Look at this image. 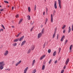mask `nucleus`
<instances>
[{
	"mask_svg": "<svg viewBox=\"0 0 73 73\" xmlns=\"http://www.w3.org/2000/svg\"><path fill=\"white\" fill-rule=\"evenodd\" d=\"M31 49L32 50H33V49H34V48H35V45H33L31 47Z\"/></svg>",
	"mask_w": 73,
	"mask_h": 73,
	"instance_id": "4468645a",
	"label": "nucleus"
},
{
	"mask_svg": "<svg viewBox=\"0 0 73 73\" xmlns=\"http://www.w3.org/2000/svg\"><path fill=\"white\" fill-rule=\"evenodd\" d=\"M28 69V67H27L24 70V73H26L27 70Z\"/></svg>",
	"mask_w": 73,
	"mask_h": 73,
	"instance_id": "1a4fd4ad",
	"label": "nucleus"
},
{
	"mask_svg": "<svg viewBox=\"0 0 73 73\" xmlns=\"http://www.w3.org/2000/svg\"><path fill=\"white\" fill-rule=\"evenodd\" d=\"M45 69V65H43L42 66V70H44Z\"/></svg>",
	"mask_w": 73,
	"mask_h": 73,
	"instance_id": "4be33fe9",
	"label": "nucleus"
},
{
	"mask_svg": "<svg viewBox=\"0 0 73 73\" xmlns=\"http://www.w3.org/2000/svg\"><path fill=\"white\" fill-rule=\"evenodd\" d=\"M1 31H3V29H0V32H1Z\"/></svg>",
	"mask_w": 73,
	"mask_h": 73,
	"instance_id": "a18cd8bd",
	"label": "nucleus"
},
{
	"mask_svg": "<svg viewBox=\"0 0 73 73\" xmlns=\"http://www.w3.org/2000/svg\"><path fill=\"white\" fill-rule=\"evenodd\" d=\"M72 47H73V46L72 45H71L70 46V52H71V50L72 49Z\"/></svg>",
	"mask_w": 73,
	"mask_h": 73,
	"instance_id": "f3484780",
	"label": "nucleus"
},
{
	"mask_svg": "<svg viewBox=\"0 0 73 73\" xmlns=\"http://www.w3.org/2000/svg\"><path fill=\"white\" fill-rule=\"evenodd\" d=\"M21 62V60H20L19 61L17 64H15V66H17L19 65V64H20V63Z\"/></svg>",
	"mask_w": 73,
	"mask_h": 73,
	"instance_id": "9d476101",
	"label": "nucleus"
},
{
	"mask_svg": "<svg viewBox=\"0 0 73 73\" xmlns=\"http://www.w3.org/2000/svg\"><path fill=\"white\" fill-rule=\"evenodd\" d=\"M51 62H52V59L50 60L49 62V64H50V63H51Z\"/></svg>",
	"mask_w": 73,
	"mask_h": 73,
	"instance_id": "79ce46f5",
	"label": "nucleus"
},
{
	"mask_svg": "<svg viewBox=\"0 0 73 73\" xmlns=\"http://www.w3.org/2000/svg\"><path fill=\"white\" fill-rule=\"evenodd\" d=\"M19 17V15H17L16 16V18H18V17Z\"/></svg>",
	"mask_w": 73,
	"mask_h": 73,
	"instance_id": "ea45409f",
	"label": "nucleus"
},
{
	"mask_svg": "<svg viewBox=\"0 0 73 73\" xmlns=\"http://www.w3.org/2000/svg\"><path fill=\"white\" fill-rule=\"evenodd\" d=\"M56 35V32H54L52 36V38H54V37H55V35Z\"/></svg>",
	"mask_w": 73,
	"mask_h": 73,
	"instance_id": "b1692460",
	"label": "nucleus"
},
{
	"mask_svg": "<svg viewBox=\"0 0 73 73\" xmlns=\"http://www.w3.org/2000/svg\"><path fill=\"white\" fill-rule=\"evenodd\" d=\"M58 3L59 4V6L60 8L61 9V8L62 6L61 4V0H58Z\"/></svg>",
	"mask_w": 73,
	"mask_h": 73,
	"instance_id": "f03ea898",
	"label": "nucleus"
},
{
	"mask_svg": "<svg viewBox=\"0 0 73 73\" xmlns=\"http://www.w3.org/2000/svg\"><path fill=\"white\" fill-rule=\"evenodd\" d=\"M65 68H66V66L64 65V66L63 68V69H65Z\"/></svg>",
	"mask_w": 73,
	"mask_h": 73,
	"instance_id": "de8ad7c7",
	"label": "nucleus"
},
{
	"mask_svg": "<svg viewBox=\"0 0 73 73\" xmlns=\"http://www.w3.org/2000/svg\"><path fill=\"white\" fill-rule=\"evenodd\" d=\"M0 11L1 12H2L3 11H4V9H0Z\"/></svg>",
	"mask_w": 73,
	"mask_h": 73,
	"instance_id": "c03bdc74",
	"label": "nucleus"
},
{
	"mask_svg": "<svg viewBox=\"0 0 73 73\" xmlns=\"http://www.w3.org/2000/svg\"><path fill=\"white\" fill-rule=\"evenodd\" d=\"M19 40V39L17 38L15 39L14 40V42H17V41H18Z\"/></svg>",
	"mask_w": 73,
	"mask_h": 73,
	"instance_id": "412c9836",
	"label": "nucleus"
},
{
	"mask_svg": "<svg viewBox=\"0 0 73 73\" xmlns=\"http://www.w3.org/2000/svg\"><path fill=\"white\" fill-rule=\"evenodd\" d=\"M31 23H32V24H33V23H34V21H33V23H32V22H31Z\"/></svg>",
	"mask_w": 73,
	"mask_h": 73,
	"instance_id": "6e6d98bb",
	"label": "nucleus"
},
{
	"mask_svg": "<svg viewBox=\"0 0 73 73\" xmlns=\"http://www.w3.org/2000/svg\"><path fill=\"white\" fill-rule=\"evenodd\" d=\"M31 48H30L28 50V52H27V54H29V53L31 52Z\"/></svg>",
	"mask_w": 73,
	"mask_h": 73,
	"instance_id": "dca6fc26",
	"label": "nucleus"
},
{
	"mask_svg": "<svg viewBox=\"0 0 73 73\" xmlns=\"http://www.w3.org/2000/svg\"><path fill=\"white\" fill-rule=\"evenodd\" d=\"M36 10V5H35V7L34 8V10L35 11Z\"/></svg>",
	"mask_w": 73,
	"mask_h": 73,
	"instance_id": "72a5a7b5",
	"label": "nucleus"
},
{
	"mask_svg": "<svg viewBox=\"0 0 73 73\" xmlns=\"http://www.w3.org/2000/svg\"><path fill=\"white\" fill-rule=\"evenodd\" d=\"M58 34L57 35V39L58 40Z\"/></svg>",
	"mask_w": 73,
	"mask_h": 73,
	"instance_id": "49530a36",
	"label": "nucleus"
},
{
	"mask_svg": "<svg viewBox=\"0 0 73 73\" xmlns=\"http://www.w3.org/2000/svg\"><path fill=\"white\" fill-rule=\"evenodd\" d=\"M46 55H44L40 57V60H42L44 58H45Z\"/></svg>",
	"mask_w": 73,
	"mask_h": 73,
	"instance_id": "9b49d317",
	"label": "nucleus"
},
{
	"mask_svg": "<svg viewBox=\"0 0 73 73\" xmlns=\"http://www.w3.org/2000/svg\"><path fill=\"white\" fill-rule=\"evenodd\" d=\"M47 21H48V19L46 18V22H47Z\"/></svg>",
	"mask_w": 73,
	"mask_h": 73,
	"instance_id": "3c124183",
	"label": "nucleus"
},
{
	"mask_svg": "<svg viewBox=\"0 0 73 73\" xmlns=\"http://www.w3.org/2000/svg\"><path fill=\"white\" fill-rule=\"evenodd\" d=\"M12 45H13V46H16L17 45V43H13L12 44Z\"/></svg>",
	"mask_w": 73,
	"mask_h": 73,
	"instance_id": "aec40b11",
	"label": "nucleus"
},
{
	"mask_svg": "<svg viewBox=\"0 0 73 73\" xmlns=\"http://www.w3.org/2000/svg\"><path fill=\"white\" fill-rule=\"evenodd\" d=\"M70 31H71V29H70V27H68V33H70Z\"/></svg>",
	"mask_w": 73,
	"mask_h": 73,
	"instance_id": "2eb2a0df",
	"label": "nucleus"
},
{
	"mask_svg": "<svg viewBox=\"0 0 73 73\" xmlns=\"http://www.w3.org/2000/svg\"><path fill=\"white\" fill-rule=\"evenodd\" d=\"M72 31H73V28H72Z\"/></svg>",
	"mask_w": 73,
	"mask_h": 73,
	"instance_id": "680f3d73",
	"label": "nucleus"
},
{
	"mask_svg": "<svg viewBox=\"0 0 73 73\" xmlns=\"http://www.w3.org/2000/svg\"><path fill=\"white\" fill-rule=\"evenodd\" d=\"M28 10L29 12H31V8L30 7H28Z\"/></svg>",
	"mask_w": 73,
	"mask_h": 73,
	"instance_id": "a878e982",
	"label": "nucleus"
},
{
	"mask_svg": "<svg viewBox=\"0 0 73 73\" xmlns=\"http://www.w3.org/2000/svg\"><path fill=\"white\" fill-rule=\"evenodd\" d=\"M27 19L28 20H31V17L29 15H28L27 17Z\"/></svg>",
	"mask_w": 73,
	"mask_h": 73,
	"instance_id": "ddd939ff",
	"label": "nucleus"
},
{
	"mask_svg": "<svg viewBox=\"0 0 73 73\" xmlns=\"http://www.w3.org/2000/svg\"><path fill=\"white\" fill-rule=\"evenodd\" d=\"M51 52V50H50V49H49L48 50V53H50Z\"/></svg>",
	"mask_w": 73,
	"mask_h": 73,
	"instance_id": "c756f323",
	"label": "nucleus"
},
{
	"mask_svg": "<svg viewBox=\"0 0 73 73\" xmlns=\"http://www.w3.org/2000/svg\"><path fill=\"white\" fill-rule=\"evenodd\" d=\"M22 21H23V19H21L20 20L19 22V24H21V22H22Z\"/></svg>",
	"mask_w": 73,
	"mask_h": 73,
	"instance_id": "6ab92c4d",
	"label": "nucleus"
},
{
	"mask_svg": "<svg viewBox=\"0 0 73 73\" xmlns=\"http://www.w3.org/2000/svg\"><path fill=\"white\" fill-rule=\"evenodd\" d=\"M0 13H1V12H0Z\"/></svg>",
	"mask_w": 73,
	"mask_h": 73,
	"instance_id": "69168bd1",
	"label": "nucleus"
},
{
	"mask_svg": "<svg viewBox=\"0 0 73 73\" xmlns=\"http://www.w3.org/2000/svg\"><path fill=\"white\" fill-rule=\"evenodd\" d=\"M35 60H33V63H32L33 66V64H35Z\"/></svg>",
	"mask_w": 73,
	"mask_h": 73,
	"instance_id": "bb28decb",
	"label": "nucleus"
},
{
	"mask_svg": "<svg viewBox=\"0 0 73 73\" xmlns=\"http://www.w3.org/2000/svg\"><path fill=\"white\" fill-rule=\"evenodd\" d=\"M19 45H20V44H19Z\"/></svg>",
	"mask_w": 73,
	"mask_h": 73,
	"instance_id": "338daca9",
	"label": "nucleus"
},
{
	"mask_svg": "<svg viewBox=\"0 0 73 73\" xmlns=\"http://www.w3.org/2000/svg\"><path fill=\"white\" fill-rule=\"evenodd\" d=\"M11 27L12 28H15V27H14V26H11Z\"/></svg>",
	"mask_w": 73,
	"mask_h": 73,
	"instance_id": "864d4df0",
	"label": "nucleus"
},
{
	"mask_svg": "<svg viewBox=\"0 0 73 73\" xmlns=\"http://www.w3.org/2000/svg\"><path fill=\"white\" fill-rule=\"evenodd\" d=\"M64 38H65V36H64V35H63L60 40L61 41H63L64 40Z\"/></svg>",
	"mask_w": 73,
	"mask_h": 73,
	"instance_id": "f8f14e48",
	"label": "nucleus"
},
{
	"mask_svg": "<svg viewBox=\"0 0 73 73\" xmlns=\"http://www.w3.org/2000/svg\"><path fill=\"white\" fill-rule=\"evenodd\" d=\"M12 63H13H13H15V62L13 61Z\"/></svg>",
	"mask_w": 73,
	"mask_h": 73,
	"instance_id": "052dcab7",
	"label": "nucleus"
},
{
	"mask_svg": "<svg viewBox=\"0 0 73 73\" xmlns=\"http://www.w3.org/2000/svg\"><path fill=\"white\" fill-rule=\"evenodd\" d=\"M1 27L3 29H5V27H4V25H1Z\"/></svg>",
	"mask_w": 73,
	"mask_h": 73,
	"instance_id": "2f4dec72",
	"label": "nucleus"
},
{
	"mask_svg": "<svg viewBox=\"0 0 73 73\" xmlns=\"http://www.w3.org/2000/svg\"><path fill=\"white\" fill-rule=\"evenodd\" d=\"M65 30H64L63 31V33H65Z\"/></svg>",
	"mask_w": 73,
	"mask_h": 73,
	"instance_id": "09e8293b",
	"label": "nucleus"
},
{
	"mask_svg": "<svg viewBox=\"0 0 73 73\" xmlns=\"http://www.w3.org/2000/svg\"><path fill=\"white\" fill-rule=\"evenodd\" d=\"M58 50H59V53L60 52V51H61V48H58Z\"/></svg>",
	"mask_w": 73,
	"mask_h": 73,
	"instance_id": "f704fd0d",
	"label": "nucleus"
},
{
	"mask_svg": "<svg viewBox=\"0 0 73 73\" xmlns=\"http://www.w3.org/2000/svg\"><path fill=\"white\" fill-rule=\"evenodd\" d=\"M24 36H23L22 37H21V38H20L19 39V41H21V40H23V38H24Z\"/></svg>",
	"mask_w": 73,
	"mask_h": 73,
	"instance_id": "a211bd4d",
	"label": "nucleus"
},
{
	"mask_svg": "<svg viewBox=\"0 0 73 73\" xmlns=\"http://www.w3.org/2000/svg\"><path fill=\"white\" fill-rule=\"evenodd\" d=\"M8 53H9L8 51V50L6 51L5 52V53L4 54V55L5 56H7L8 54Z\"/></svg>",
	"mask_w": 73,
	"mask_h": 73,
	"instance_id": "0eeeda50",
	"label": "nucleus"
},
{
	"mask_svg": "<svg viewBox=\"0 0 73 73\" xmlns=\"http://www.w3.org/2000/svg\"><path fill=\"white\" fill-rule=\"evenodd\" d=\"M9 70V71H10L11 70V69L10 68H7L6 70Z\"/></svg>",
	"mask_w": 73,
	"mask_h": 73,
	"instance_id": "a19ab883",
	"label": "nucleus"
},
{
	"mask_svg": "<svg viewBox=\"0 0 73 73\" xmlns=\"http://www.w3.org/2000/svg\"><path fill=\"white\" fill-rule=\"evenodd\" d=\"M55 12H56V11H54V13H55Z\"/></svg>",
	"mask_w": 73,
	"mask_h": 73,
	"instance_id": "bf43d9fd",
	"label": "nucleus"
},
{
	"mask_svg": "<svg viewBox=\"0 0 73 73\" xmlns=\"http://www.w3.org/2000/svg\"><path fill=\"white\" fill-rule=\"evenodd\" d=\"M51 23H53V15L52 14H51Z\"/></svg>",
	"mask_w": 73,
	"mask_h": 73,
	"instance_id": "6e6552de",
	"label": "nucleus"
},
{
	"mask_svg": "<svg viewBox=\"0 0 73 73\" xmlns=\"http://www.w3.org/2000/svg\"><path fill=\"white\" fill-rule=\"evenodd\" d=\"M54 7L55 9H56L57 8V2L56 1L54 3Z\"/></svg>",
	"mask_w": 73,
	"mask_h": 73,
	"instance_id": "20e7f679",
	"label": "nucleus"
},
{
	"mask_svg": "<svg viewBox=\"0 0 73 73\" xmlns=\"http://www.w3.org/2000/svg\"><path fill=\"white\" fill-rule=\"evenodd\" d=\"M64 70H62L61 73H64Z\"/></svg>",
	"mask_w": 73,
	"mask_h": 73,
	"instance_id": "58836bf2",
	"label": "nucleus"
},
{
	"mask_svg": "<svg viewBox=\"0 0 73 73\" xmlns=\"http://www.w3.org/2000/svg\"><path fill=\"white\" fill-rule=\"evenodd\" d=\"M4 2L5 3H7V4H8L9 3V2H8V1H4Z\"/></svg>",
	"mask_w": 73,
	"mask_h": 73,
	"instance_id": "473e14b6",
	"label": "nucleus"
},
{
	"mask_svg": "<svg viewBox=\"0 0 73 73\" xmlns=\"http://www.w3.org/2000/svg\"><path fill=\"white\" fill-rule=\"evenodd\" d=\"M36 72V70L35 69L33 70V72H32V73H35Z\"/></svg>",
	"mask_w": 73,
	"mask_h": 73,
	"instance_id": "393cba45",
	"label": "nucleus"
},
{
	"mask_svg": "<svg viewBox=\"0 0 73 73\" xmlns=\"http://www.w3.org/2000/svg\"><path fill=\"white\" fill-rule=\"evenodd\" d=\"M46 23H47V22H45V24H46Z\"/></svg>",
	"mask_w": 73,
	"mask_h": 73,
	"instance_id": "13d9d810",
	"label": "nucleus"
},
{
	"mask_svg": "<svg viewBox=\"0 0 73 73\" xmlns=\"http://www.w3.org/2000/svg\"><path fill=\"white\" fill-rule=\"evenodd\" d=\"M21 34V33H19L16 36L17 37H19Z\"/></svg>",
	"mask_w": 73,
	"mask_h": 73,
	"instance_id": "cd10ccee",
	"label": "nucleus"
},
{
	"mask_svg": "<svg viewBox=\"0 0 73 73\" xmlns=\"http://www.w3.org/2000/svg\"><path fill=\"white\" fill-rule=\"evenodd\" d=\"M57 60H56L55 62H54V63L55 64H56V63H57Z\"/></svg>",
	"mask_w": 73,
	"mask_h": 73,
	"instance_id": "8fccbe9b",
	"label": "nucleus"
},
{
	"mask_svg": "<svg viewBox=\"0 0 73 73\" xmlns=\"http://www.w3.org/2000/svg\"><path fill=\"white\" fill-rule=\"evenodd\" d=\"M45 11H43V14L44 16L45 15Z\"/></svg>",
	"mask_w": 73,
	"mask_h": 73,
	"instance_id": "37998d69",
	"label": "nucleus"
},
{
	"mask_svg": "<svg viewBox=\"0 0 73 73\" xmlns=\"http://www.w3.org/2000/svg\"><path fill=\"white\" fill-rule=\"evenodd\" d=\"M44 29H43L42 30V31H41V32H42V33H44Z\"/></svg>",
	"mask_w": 73,
	"mask_h": 73,
	"instance_id": "c85d7f7f",
	"label": "nucleus"
},
{
	"mask_svg": "<svg viewBox=\"0 0 73 73\" xmlns=\"http://www.w3.org/2000/svg\"><path fill=\"white\" fill-rule=\"evenodd\" d=\"M44 46V48H45V43L44 44V45H43Z\"/></svg>",
	"mask_w": 73,
	"mask_h": 73,
	"instance_id": "603ef678",
	"label": "nucleus"
},
{
	"mask_svg": "<svg viewBox=\"0 0 73 73\" xmlns=\"http://www.w3.org/2000/svg\"><path fill=\"white\" fill-rule=\"evenodd\" d=\"M0 7H1V5H0Z\"/></svg>",
	"mask_w": 73,
	"mask_h": 73,
	"instance_id": "0e129e2a",
	"label": "nucleus"
},
{
	"mask_svg": "<svg viewBox=\"0 0 73 73\" xmlns=\"http://www.w3.org/2000/svg\"><path fill=\"white\" fill-rule=\"evenodd\" d=\"M42 36V33H40L38 34V38H40Z\"/></svg>",
	"mask_w": 73,
	"mask_h": 73,
	"instance_id": "7ed1b4c3",
	"label": "nucleus"
},
{
	"mask_svg": "<svg viewBox=\"0 0 73 73\" xmlns=\"http://www.w3.org/2000/svg\"><path fill=\"white\" fill-rule=\"evenodd\" d=\"M72 28H73V24L72 25Z\"/></svg>",
	"mask_w": 73,
	"mask_h": 73,
	"instance_id": "4d7b16f0",
	"label": "nucleus"
},
{
	"mask_svg": "<svg viewBox=\"0 0 73 73\" xmlns=\"http://www.w3.org/2000/svg\"><path fill=\"white\" fill-rule=\"evenodd\" d=\"M34 28V27H33L31 29L30 31L32 32L33 31V29Z\"/></svg>",
	"mask_w": 73,
	"mask_h": 73,
	"instance_id": "7c9ffc66",
	"label": "nucleus"
},
{
	"mask_svg": "<svg viewBox=\"0 0 73 73\" xmlns=\"http://www.w3.org/2000/svg\"><path fill=\"white\" fill-rule=\"evenodd\" d=\"M25 42H26V40L23 41L21 44V46H22L23 45H24V44H25Z\"/></svg>",
	"mask_w": 73,
	"mask_h": 73,
	"instance_id": "423d86ee",
	"label": "nucleus"
},
{
	"mask_svg": "<svg viewBox=\"0 0 73 73\" xmlns=\"http://www.w3.org/2000/svg\"><path fill=\"white\" fill-rule=\"evenodd\" d=\"M8 7H9V6H8Z\"/></svg>",
	"mask_w": 73,
	"mask_h": 73,
	"instance_id": "e2e57ef3",
	"label": "nucleus"
},
{
	"mask_svg": "<svg viewBox=\"0 0 73 73\" xmlns=\"http://www.w3.org/2000/svg\"><path fill=\"white\" fill-rule=\"evenodd\" d=\"M14 9V7H13L12 8V10H13Z\"/></svg>",
	"mask_w": 73,
	"mask_h": 73,
	"instance_id": "5fc2aeb1",
	"label": "nucleus"
},
{
	"mask_svg": "<svg viewBox=\"0 0 73 73\" xmlns=\"http://www.w3.org/2000/svg\"><path fill=\"white\" fill-rule=\"evenodd\" d=\"M65 27H66V26L64 25V27H62V29H64V28H65Z\"/></svg>",
	"mask_w": 73,
	"mask_h": 73,
	"instance_id": "c9c22d12",
	"label": "nucleus"
},
{
	"mask_svg": "<svg viewBox=\"0 0 73 73\" xmlns=\"http://www.w3.org/2000/svg\"><path fill=\"white\" fill-rule=\"evenodd\" d=\"M69 59L68 58L66 61L65 62V64L66 65H67L68 63L69 62Z\"/></svg>",
	"mask_w": 73,
	"mask_h": 73,
	"instance_id": "39448f33",
	"label": "nucleus"
},
{
	"mask_svg": "<svg viewBox=\"0 0 73 73\" xmlns=\"http://www.w3.org/2000/svg\"><path fill=\"white\" fill-rule=\"evenodd\" d=\"M46 13L47 15H48V14L47 13V12H48V8H46Z\"/></svg>",
	"mask_w": 73,
	"mask_h": 73,
	"instance_id": "e433bc0d",
	"label": "nucleus"
},
{
	"mask_svg": "<svg viewBox=\"0 0 73 73\" xmlns=\"http://www.w3.org/2000/svg\"><path fill=\"white\" fill-rule=\"evenodd\" d=\"M56 51H55L53 54V56H56Z\"/></svg>",
	"mask_w": 73,
	"mask_h": 73,
	"instance_id": "5701e85b",
	"label": "nucleus"
},
{
	"mask_svg": "<svg viewBox=\"0 0 73 73\" xmlns=\"http://www.w3.org/2000/svg\"><path fill=\"white\" fill-rule=\"evenodd\" d=\"M5 64L3 61L0 62V69L2 70L3 68L4 67L3 66H4Z\"/></svg>",
	"mask_w": 73,
	"mask_h": 73,
	"instance_id": "f257e3e1",
	"label": "nucleus"
},
{
	"mask_svg": "<svg viewBox=\"0 0 73 73\" xmlns=\"http://www.w3.org/2000/svg\"><path fill=\"white\" fill-rule=\"evenodd\" d=\"M67 42H68V40H66V41H65V42L64 43V44H66Z\"/></svg>",
	"mask_w": 73,
	"mask_h": 73,
	"instance_id": "4c0bfd02",
	"label": "nucleus"
}]
</instances>
